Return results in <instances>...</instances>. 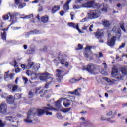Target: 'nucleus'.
I'll use <instances>...</instances> for the list:
<instances>
[{"mask_svg":"<svg viewBox=\"0 0 127 127\" xmlns=\"http://www.w3.org/2000/svg\"><path fill=\"white\" fill-rule=\"evenodd\" d=\"M82 29L83 30H86L87 31H88V30H89V26H84L83 27H82Z\"/></svg>","mask_w":127,"mask_h":127,"instance_id":"a18cd8bd","label":"nucleus"},{"mask_svg":"<svg viewBox=\"0 0 127 127\" xmlns=\"http://www.w3.org/2000/svg\"><path fill=\"white\" fill-rule=\"evenodd\" d=\"M121 72L123 75H126L127 74V67H123L121 68Z\"/></svg>","mask_w":127,"mask_h":127,"instance_id":"393cba45","label":"nucleus"},{"mask_svg":"<svg viewBox=\"0 0 127 127\" xmlns=\"http://www.w3.org/2000/svg\"><path fill=\"white\" fill-rule=\"evenodd\" d=\"M121 29H118V31L117 32L116 36H115L116 38H117V39H118V40H119V39H120V37H121Z\"/></svg>","mask_w":127,"mask_h":127,"instance_id":"7c9ffc66","label":"nucleus"},{"mask_svg":"<svg viewBox=\"0 0 127 127\" xmlns=\"http://www.w3.org/2000/svg\"><path fill=\"white\" fill-rule=\"evenodd\" d=\"M51 75L47 73V72H45L41 74L39 79L40 81H43L44 82H46V80L47 78L48 77V76H50Z\"/></svg>","mask_w":127,"mask_h":127,"instance_id":"0eeeda50","label":"nucleus"},{"mask_svg":"<svg viewBox=\"0 0 127 127\" xmlns=\"http://www.w3.org/2000/svg\"><path fill=\"white\" fill-rule=\"evenodd\" d=\"M39 31L37 30H35L33 31H30L29 32H28L26 34V36H29V35H31V34H39Z\"/></svg>","mask_w":127,"mask_h":127,"instance_id":"a211bd4d","label":"nucleus"},{"mask_svg":"<svg viewBox=\"0 0 127 127\" xmlns=\"http://www.w3.org/2000/svg\"><path fill=\"white\" fill-rule=\"evenodd\" d=\"M15 98L16 99H20V98H21V94L18 93V94H15Z\"/></svg>","mask_w":127,"mask_h":127,"instance_id":"c03bdc74","label":"nucleus"},{"mask_svg":"<svg viewBox=\"0 0 127 127\" xmlns=\"http://www.w3.org/2000/svg\"><path fill=\"white\" fill-rule=\"evenodd\" d=\"M63 104L65 108H68L71 105V100L69 99L66 100L64 102Z\"/></svg>","mask_w":127,"mask_h":127,"instance_id":"6ab92c4d","label":"nucleus"},{"mask_svg":"<svg viewBox=\"0 0 127 127\" xmlns=\"http://www.w3.org/2000/svg\"><path fill=\"white\" fill-rule=\"evenodd\" d=\"M85 49L86 50H91V49H92V46H87L85 48Z\"/></svg>","mask_w":127,"mask_h":127,"instance_id":"5fc2aeb1","label":"nucleus"},{"mask_svg":"<svg viewBox=\"0 0 127 127\" xmlns=\"http://www.w3.org/2000/svg\"><path fill=\"white\" fill-rule=\"evenodd\" d=\"M93 28V25H90V27H89L88 29L89 31H93V30L92 29Z\"/></svg>","mask_w":127,"mask_h":127,"instance_id":"0e129e2a","label":"nucleus"},{"mask_svg":"<svg viewBox=\"0 0 127 127\" xmlns=\"http://www.w3.org/2000/svg\"><path fill=\"white\" fill-rule=\"evenodd\" d=\"M125 45H126V43H122V45L119 46V48L120 49H122V48H124V47H125Z\"/></svg>","mask_w":127,"mask_h":127,"instance_id":"3c124183","label":"nucleus"},{"mask_svg":"<svg viewBox=\"0 0 127 127\" xmlns=\"http://www.w3.org/2000/svg\"><path fill=\"white\" fill-rule=\"evenodd\" d=\"M0 30H2V21L0 20Z\"/></svg>","mask_w":127,"mask_h":127,"instance_id":"bf43d9fd","label":"nucleus"},{"mask_svg":"<svg viewBox=\"0 0 127 127\" xmlns=\"http://www.w3.org/2000/svg\"><path fill=\"white\" fill-rule=\"evenodd\" d=\"M8 14L9 15V16H10V21H12V24H13L14 23H15V22H14V16H15L16 15V13H8Z\"/></svg>","mask_w":127,"mask_h":127,"instance_id":"2eb2a0df","label":"nucleus"},{"mask_svg":"<svg viewBox=\"0 0 127 127\" xmlns=\"http://www.w3.org/2000/svg\"><path fill=\"white\" fill-rule=\"evenodd\" d=\"M60 14L61 16H63L65 14V12L63 10H62L60 12Z\"/></svg>","mask_w":127,"mask_h":127,"instance_id":"6e6d98bb","label":"nucleus"},{"mask_svg":"<svg viewBox=\"0 0 127 127\" xmlns=\"http://www.w3.org/2000/svg\"><path fill=\"white\" fill-rule=\"evenodd\" d=\"M22 79L23 81H25L24 84H27V82H28V79H27V78L23 77Z\"/></svg>","mask_w":127,"mask_h":127,"instance_id":"49530a36","label":"nucleus"},{"mask_svg":"<svg viewBox=\"0 0 127 127\" xmlns=\"http://www.w3.org/2000/svg\"><path fill=\"white\" fill-rule=\"evenodd\" d=\"M57 117L58 119H62V116L60 114L57 113Z\"/></svg>","mask_w":127,"mask_h":127,"instance_id":"4d7b16f0","label":"nucleus"},{"mask_svg":"<svg viewBox=\"0 0 127 127\" xmlns=\"http://www.w3.org/2000/svg\"><path fill=\"white\" fill-rule=\"evenodd\" d=\"M15 0V3L16 4V5H18L19 4V0Z\"/></svg>","mask_w":127,"mask_h":127,"instance_id":"e2e57ef3","label":"nucleus"},{"mask_svg":"<svg viewBox=\"0 0 127 127\" xmlns=\"http://www.w3.org/2000/svg\"><path fill=\"white\" fill-rule=\"evenodd\" d=\"M60 9V5H57L55 6L52 9V13L54 14L56 11H58Z\"/></svg>","mask_w":127,"mask_h":127,"instance_id":"aec40b11","label":"nucleus"},{"mask_svg":"<svg viewBox=\"0 0 127 127\" xmlns=\"http://www.w3.org/2000/svg\"><path fill=\"white\" fill-rule=\"evenodd\" d=\"M100 73L102 75H103V76H107L108 75V72L104 69H102Z\"/></svg>","mask_w":127,"mask_h":127,"instance_id":"f704fd0d","label":"nucleus"},{"mask_svg":"<svg viewBox=\"0 0 127 127\" xmlns=\"http://www.w3.org/2000/svg\"><path fill=\"white\" fill-rule=\"evenodd\" d=\"M70 110H71V108H65V109H64L63 110H60V111H61V112H63V113H68V112H69V111H70Z\"/></svg>","mask_w":127,"mask_h":127,"instance_id":"c9c22d12","label":"nucleus"},{"mask_svg":"<svg viewBox=\"0 0 127 127\" xmlns=\"http://www.w3.org/2000/svg\"><path fill=\"white\" fill-rule=\"evenodd\" d=\"M61 64L63 66H65V67H68L69 66V63L65 61V59H62L61 60Z\"/></svg>","mask_w":127,"mask_h":127,"instance_id":"f3484780","label":"nucleus"},{"mask_svg":"<svg viewBox=\"0 0 127 127\" xmlns=\"http://www.w3.org/2000/svg\"><path fill=\"white\" fill-rule=\"evenodd\" d=\"M99 56H98V57H103V53L99 52Z\"/></svg>","mask_w":127,"mask_h":127,"instance_id":"774afa93","label":"nucleus"},{"mask_svg":"<svg viewBox=\"0 0 127 127\" xmlns=\"http://www.w3.org/2000/svg\"><path fill=\"white\" fill-rule=\"evenodd\" d=\"M47 107H43V109H37V113L38 116H42V115H44L45 114V112H47V111H55V112H58V109L54 108L50 105V104H47Z\"/></svg>","mask_w":127,"mask_h":127,"instance_id":"f03ea898","label":"nucleus"},{"mask_svg":"<svg viewBox=\"0 0 127 127\" xmlns=\"http://www.w3.org/2000/svg\"><path fill=\"white\" fill-rule=\"evenodd\" d=\"M27 117L24 119V121L27 123H32L31 119H33L34 116L36 115V111L35 109H30L27 113Z\"/></svg>","mask_w":127,"mask_h":127,"instance_id":"20e7f679","label":"nucleus"},{"mask_svg":"<svg viewBox=\"0 0 127 127\" xmlns=\"http://www.w3.org/2000/svg\"><path fill=\"white\" fill-rule=\"evenodd\" d=\"M73 8H74L75 9H79L81 8V6L74 5L73 6Z\"/></svg>","mask_w":127,"mask_h":127,"instance_id":"052dcab7","label":"nucleus"},{"mask_svg":"<svg viewBox=\"0 0 127 127\" xmlns=\"http://www.w3.org/2000/svg\"><path fill=\"white\" fill-rule=\"evenodd\" d=\"M8 94H7V93H2L1 97V98H2L3 99H7L8 98Z\"/></svg>","mask_w":127,"mask_h":127,"instance_id":"2f4dec72","label":"nucleus"},{"mask_svg":"<svg viewBox=\"0 0 127 127\" xmlns=\"http://www.w3.org/2000/svg\"><path fill=\"white\" fill-rule=\"evenodd\" d=\"M6 101L8 104H9V105H12V104L14 103V98H13V96L9 95Z\"/></svg>","mask_w":127,"mask_h":127,"instance_id":"ddd939ff","label":"nucleus"},{"mask_svg":"<svg viewBox=\"0 0 127 127\" xmlns=\"http://www.w3.org/2000/svg\"><path fill=\"white\" fill-rule=\"evenodd\" d=\"M14 77V74H10L9 75V80H12V79H13V77Z\"/></svg>","mask_w":127,"mask_h":127,"instance_id":"603ef678","label":"nucleus"},{"mask_svg":"<svg viewBox=\"0 0 127 127\" xmlns=\"http://www.w3.org/2000/svg\"><path fill=\"white\" fill-rule=\"evenodd\" d=\"M102 24L105 28L110 27V25H111L110 21L107 20L103 21L102 22Z\"/></svg>","mask_w":127,"mask_h":127,"instance_id":"b1692460","label":"nucleus"},{"mask_svg":"<svg viewBox=\"0 0 127 127\" xmlns=\"http://www.w3.org/2000/svg\"><path fill=\"white\" fill-rule=\"evenodd\" d=\"M82 89L81 88H77L74 91L71 92L70 94H72V95H76V96H81V90Z\"/></svg>","mask_w":127,"mask_h":127,"instance_id":"dca6fc26","label":"nucleus"},{"mask_svg":"<svg viewBox=\"0 0 127 127\" xmlns=\"http://www.w3.org/2000/svg\"><path fill=\"white\" fill-rule=\"evenodd\" d=\"M63 78L62 71L60 70V69H57L56 79L58 82H60Z\"/></svg>","mask_w":127,"mask_h":127,"instance_id":"9d476101","label":"nucleus"},{"mask_svg":"<svg viewBox=\"0 0 127 127\" xmlns=\"http://www.w3.org/2000/svg\"><path fill=\"white\" fill-rule=\"evenodd\" d=\"M111 75L113 78H114L113 80L115 81V82H117L118 81H121V80H122V76L119 74V71L118 70V69H115L113 68L112 69Z\"/></svg>","mask_w":127,"mask_h":127,"instance_id":"39448f33","label":"nucleus"},{"mask_svg":"<svg viewBox=\"0 0 127 127\" xmlns=\"http://www.w3.org/2000/svg\"><path fill=\"white\" fill-rule=\"evenodd\" d=\"M49 19V18H48V16H43L41 18V21L43 23H46V22H48V20Z\"/></svg>","mask_w":127,"mask_h":127,"instance_id":"412c9836","label":"nucleus"},{"mask_svg":"<svg viewBox=\"0 0 127 127\" xmlns=\"http://www.w3.org/2000/svg\"><path fill=\"white\" fill-rule=\"evenodd\" d=\"M112 114H113V112L112 111H109L107 113V116H112Z\"/></svg>","mask_w":127,"mask_h":127,"instance_id":"680f3d73","label":"nucleus"},{"mask_svg":"<svg viewBox=\"0 0 127 127\" xmlns=\"http://www.w3.org/2000/svg\"><path fill=\"white\" fill-rule=\"evenodd\" d=\"M82 7H87L89 8H97L96 10H91L88 13V17L84 18L82 20V22L88 21L89 19H93L94 18H98L101 16V11L103 12H107L108 9L104 7V5H100L99 3H96L95 1H90L87 3L82 4Z\"/></svg>","mask_w":127,"mask_h":127,"instance_id":"f257e3e1","label":"nucleus"},{"mask_svg":"<svg viewBox=\"0 0 127 127\" xmlns=\"http://www.w3.org/2000/svg\"><path fill=\"white\" fill-rule=\"evenodd\" d=\"M68 26H70V27H73V28H75L77 29V27H79V25L78 24H75L74 23H68Z\"/></svg>","mask_w":127,"mask_h":127,"instance_id":"5701e85b","label":"nucleus"},{"mask_svg":"<svg viewBox=\"0 0 127 127\" xmlns=\"http://www.w3.org/2000/svg\"><path fill=\"white\" fill-rule=\"evenodd\" d=\"M22 18H23L24 19V18H28V19H32V18H33V14H30L28 16H26L24 17H22Z\"/></svg>","mask_w":127,"mask_h":127,"instance_id":"e433bc0d","label":"nucleus"},{"mask_svg":"<svg viewBox=\"0 0 127 127\" xmlns=\"http://www.w3.org/2000/svg\"><path fill=\"white\" fill-rule=\"evenodd\" d=\"M101 67L100 65H95L93 63L89 64L86 68H83V71H87L90 74H93L95 71H100Z\"/></svg>","mask_w":127,"mask_h":127,"instance_id":"7ed1b4c3","label":"nucleus"},{"mask_svg":"<svg viewBox=\"0 0 127 127\" xmlns=\"http://www.w3.org/2000/svg\"><path fill=\"white\" fill-rule=\"evenodd\" d=\"M28 95H29V98H33V96H34V94H33V93H32V92H31V91H30L29 92V94H28Z\"/></svg>","mask_w":127,"mask_h":127,"instance_id":"79ce46f5","label":"nucleus"},{"mask_svg":"<svg viewBox=\"0 0 127 127\" xmlns=\"http://www.w3.org/2000/svg\"><path fill=\"white\" fill-rule=\"evenodd\" d=\"M13 87V85H12V84H9L8 85V89H9L10 91H12V88Z\"/></svg>","mask_w":127,"mask_h":127,"instance_id":"09e8293b","label":"nucleus"},{"mask_svg":"<svg viewBox=\"0 0 127 127\" xmlns=\"http://www.w3.org/2000/svg\"><path fill=\"white\" fill-rule=\"evenodd\" d=\"M81 79H83V78L80 77V79H75V78H72L69 81V82L71 84H75V83H77V82H79V81H80V80H81Z\"/></svg>","mask_w":127,"mask_h":127,"instance_id":"bb28decb","label":"nucleus"},{"mask_svg":"<svg viewBox=\"0 0 127 127\" xmlns=\"http://www.w3.org/2000/svg\"><path fill=\"white\" fill-rule=\"evenodd\" d=\"M107 44L110 47H113L116 44V36H113L110 40H108Z\"/></svg>","mask_w":127,"mask_h":127,"instance_id":"1a4fd4ad","label":"nucleus"},{"mask_svg":"<svg viewBox=\"0 0 127 127\" xmlns=\"http://www.w3.org/2000/svg\"><path fill=\"white\" fill-rule=\"evenodd\" d=\"M78 48H76V50H81V49H83V46L81 44H78Z\"/></svg>","mask_w":127,"mask_h":127,"instance_id":"37998d69","label":"nucleus"},{"mask_svg":"<svg viewBox=\"0 0 127 127\" xmlns=\"http://www.w3.org/2000/svg\"><path fill=\"white\" fill-rule=\"evenodd\" d=\"M3 18L4 20H8V19H9V15L8 14L5 15H4Z\"/></svg>","mask_w":127,"mask_h":127,"instance_id":"ea45409f","label":"nucleus"},{"mask_svg":"<svg viewBox=\"0 0 127 127\" xmlns=\"http://www.w3.org/2000/svg\"><path fill=\"white\" fill-rule=\"evenodd\" d=\"M2 39L3 40H6V32L4 31L1 35Z\"/></svg>","mask_w":127,"mask_h":127,"instance_id":"72a5a7b5","label":"nucleus"},{"mask_svg":"<svg viewBox=\"0 0 127 127\" xmlns=\"http://www.w3.org/2000/svg\"><path fill=\"white\" fill-rule=\"evenodd\" d=\"M46 112V115L47 116H48L49 115L50 116H52V112H49L48 111H45Z\"/></svg>","mask_w":127,"mask_h":127,"instance_id":"864d4df0","label":"nucleus"},{"mask_svg":"<svg viewBox=\"0 0 127 127\" xmlns=\"http://www.w3.org/2000/svg\"><path fill=\"white\" fill-rule=\"evenodd\" d=\"M7 112V105L6 103H3L0 105V113L2 115H5Z\"/></svg>","mask_w":127,"mask_h":127,"instance_id":"423d86ee","label":"nucleus"},{"mask_svg":"<svg viewBox=\"0 0 127 127\" xmlns=\"http://www.w3.org/2000/svg\"><path fill=\"white\" fill-rule=\"evenodd\" d=\"M19 3L18 4L19 5L18 8L21 9L23 8V7L26 6V3H20V0H19Z\"/></svg>","mask_w":127,"mask_h":127,"instance_id":"cd10ccee","label":"nucleus"},{"mask_svg":"<svg viewBox=\"0 0 127 127\" xmlns=\"http://www.w3.org/2000/svg\"><path fill=\"white\" fill-rule=\"evenodd\" d=\"M39 68H40V64H36L34 65L33 67V69H34V70H35L36 71H37V70H38Z\"/></svg>","mask_w":127,"mask_h":127,"instance_id":"473e14b6","label":"nucleus"},{"mask_svg":"<svg viewBox=\"0 0 127 127\" xmlns=\"http://www.w3.org/2000/svg\"><path fill=\"white\" fill-rule=\"evenodd\" d=\"M15 73H19V72H20V69L19 67L16 68L15 69Z\"/></svg>","mask_w":127,"mask_h":127,"instance_id":"13d9d810","label":"nucleus"},{"mask_svg":"<svg viewBox=\"0 0 127 127\" xmlns=\"http://www.w3.org/2000/svg\"><path fill=\"white\" fill-rule=\"evenodd\" d=\"M68 26H70V27H73V28H75L77 29V27H79V25L78 24H75L74 23H68Z\"/></svg>","mask_w":127,"mask_h":127,"instance_id":"4be33fe9","label":"nucleus"},{"mask_svg":"<svg viewBox=\"0 0 127 127\" xmlns=\"http://www.w3.org/2000/svg\"><path fill=\"white\" fill-rule=\"evenodd\" d=\"M34 65V63L33 62H29L28 64V65L26 66L24 64H21V67L22 68V69H25L26 68L27 69H31L32 68L33 66Z\"/></svg>","mask_w":127,"mask_h":127,"instance_id":"9b49d317","label":"nucleus"},{"mask_svg":"<svg viewBox=\"0 0 127 127\" xmlns=\"http://www.w3.org/2000/svg\"><path fill=\"white\" fill-rule=\"evenodd\" d=\"M4 127V124L2 123V121L0 119V127Z\"/></svg>","mask_w":127,"mask_h":127,"instance_id":"de8ad7c7","label":"nucleus"},{"mask_svg":"<svg viewBox=\"0 0 127 127\" xmlns=\"http://www.w3.org/2000/svg\"><path fill=\"white\" fill-rule=\"evenodd\" d=\"M47 50V47L44 46L43 49L42 50V51H46Z\"/></svg>","mask_w":127,"mask_h":127,"instance_id":"69168bd1","label":"nucleus"},{"mask_svg":"<svg viewBox=\"0 0 127 127\" xmlns=\"http://www.w3.org/2000/svg\"><path fill=\"white\" fill-rule=\"evenodd\" d=\"M72 1V0H67V2L64 5L63 9L64 11H67V10H69L70 8L69 7V3Z\"/></svg>","mask_w":127,"mask_h":127,"instance_id":"4468645a","label":"nucleus"},{"mask_svg":"<svg viewBox=\"0 0 127 127\" xmlns=\"http://www.w3.org/2000/svg\"><path fill=\"white\" fill-rule=\"evenodd\" d=\"M94 35L96 38H98V39H101V38L104 36V32H103V31L96 32L94 33Z\"/></svg>","mask_w":127,"mask_h":127,"instance_id":"f8f14e48","label":"nucleus"},{"mask_svg":"<svg viewBox=\"0 0 127 127\" xmlns=\"http://www.w3.org/2000/svg\"><path fill=\"white\" fill-rule=\"evenodd\" d=\"M102 65H104V69H105V70H107V68H108V65H107V63H103L102 64Z\"/></svg>","mask_w":127,"mask_h":127,"instance_id":"8fccbe9b","label":"nucleus"},{"mask_svg":"<svg viewBox=\"0 0 127 127\" xmlns=\"http://www.w3.org/2000/svg\"><path fill=\"white\" fill-rule=\"evenodd\" d=\"M124 24V23L120 24V28L123 31H124V32H126V29H125V26Z\"/></svg>","mask_w":127,"mask_h":127,"instance_id":"a19ab883","label":"nucleus"},{"mask_svg":"<svg viewBox=\"0 0 127 127\" xmlns=\"http://www.w3.org/2000/svg\"><path fill=\"white\" fill-rule=\"evenodd\" d=\"M9 73V71L5 72L4 74V80L5 81H9V74H8Z\"/></svg>","mask_w":127,"mask_h":127,"instance_id":"c85d7f7f","label":"nucleus"},{"mask_svg":"<svg viewBox=\"0 0 127 127\" xmlns=\"http://www.w3.org/2000/svg\"><path fill=\"white\" fill-rule=\"evenodd\" d=\"M12 116H7L5 117V120L6 121H9L10 122H11L12 121Z\"/></svg>","mask_w":127,"mask_h":127,"instance_id":"58836bf2","label":"nucleus"},{"mask_svg":"<svg viewBox=\"0 0 127 127\" xmlns=\"http://www.w3.org/2000/svg\"><path fill=\"white\" fill-rule=\"evenodd\" d=\"M17 89H18V86L17 85H13V87L12 88L11 92H15Z\"/></svg>","mask_w":127,"mask_h":127,"instance_id":"4c0bfd02","label":"nucleus"},{"mask_svg":"<svg viewBox=\"0 0 127 127\" xmlns=\"http://www.w3.org/2000/svg\"><path fill=\"white\" fill-rule=\"evenodd\" d=\"M69 98L71 99L72 102H73L74 101V100H75V97H74V96H70Z\"/></svg>","mask_w":127,"mask_h":127,"instance_id":"338daca9","label":"nucleus"},{"mask_svg":"<svg viewBox=\"0 0 127 127\" xmlns=\"http://www.w3.org/2000/svg\"><path fill=\"white\" fill-rule=\"evenodd\" d=\"M52 81H53V78L51 77H48L47 78V79L46 80V82L47 84H48V85H50L51 83H52Z\"/></svg>","mask_w":127,"mask_h":127,"instance_id":"a878e982","label":"nucleus"},{"mask_svg":"<svg viewBox=\"0 0 127 127\" xmlns=\"http://www.w3.org/2000/svg\"><path fill=\"white\" fill-rule=\"evenodd\" d=\"M103 80H105V81L106 82H107V83H109V84H114L115 83V82L114 81L111 80V79L108 78V77H104Z\"/></svg>","mask_w":127,"mask_h":127,"instance_id":"c756f323","label":"nucleus"},{"mask_svg":"<svg viewBox=\"0 0 127 127\" xmlns=\"http://www.w3.org/2000/svg\"><path fill=\"white\" fill-rule=\"evenodd\" d=\"M64 98H60L59 100H58V101H56L55 103V107H56V109H57L58 110V111H59V109H62V106H61V103L62 102V101H63V100H64Z\"/></svg>","mask_w":127,"mask_h":127,"instance_id":"6e6552de","label":"nucleus"}]
</instances>
